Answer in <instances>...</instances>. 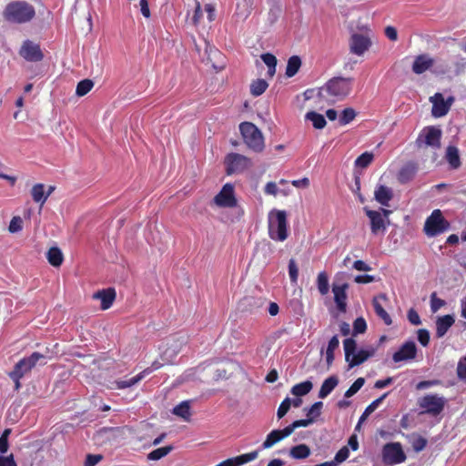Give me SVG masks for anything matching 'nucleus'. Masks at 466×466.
Masks as SVG:
<instances>
[{
    "instance_id": "nucleus-38",
    "label": "nucleus",
    "mask_w": 466,
    "mask_h": 466,
    "mask_svg": "<svg viewBox=\"0 0 466 466\" xmlns=\"http://www.w3.org/2000/svg\"><path fill=\"white\" fill-rule=\"evenodd\" d=\"M306 119L311 121L313 127L317 129H322L327 124L325 117L314 111L308 112L306 114Z\"/></svg>"
},
{
    "instance_id": "nucleus-17",
    "label": "nucleus",
    "mask_w": 466,
    "mask_h": 466,
    "mask_svg": "<svg viewBox=\"0 0 466 466\" xmlns=\"http://www.w3.org/2000/svg\"><path fill=\"white\" fill-rule=\"evenodd\" d=\"M364 211L370 218L371 233L373 235L383 233L386 230V224L381 212L369 209L367 207L364 208Z\"/></svg>"
},
{
    "instance_id": "nucleus-50",
    "label": "nucleus",
    "mask_w": 466,
    "mask_h": 466,
    "mask_svg": "<svg viewBox=\"0 0 466 466\" xmlns=\"http://www.w3.org/2000/svg\"><path fill=\"white\" fill-rule=\"evenodd\" d=\"M22 228H23V219L18 216L14 217L11 219L9 227H8L9 232L16 233V232L21 231Z\"/></svg>"
},
{
    "instance_id": "nucleus-8",
    "label": "nucleus",
    "mask_w": 466,
    "mask_h": 466,
    "mask_svg": "<svg viewBox=\"0 0 466 466\" xmlns=\"http://www.w3.org/2000/svg\"><path fill=\"white\" fill-rule=\"evenodd\" d=\"M450 228V223L443 218L440 209H435L426 219L424 224V232L428 237H435Z\"/></svg>"
},
{
    "instance_id": "nucleus-12",
    "label": "nucleus",
    "mask_w": 466,
    "mask_h": 466,
    "mask_svg": "<svg viewBox=\"0 0 466 466\" xmlns=\"http://www.w3.org/2000/svg\"><path fill=\"white\" fill-rule=\"evenodd\" d=\"M227 173L228 175L233 173H240L247 169L250 165V160L240 154L230 153L226 157Z\"/></svg>"
},
{
    "instance_id": "nucleus-26",
    "label": "nucleus",
    "mask_w": 466,
    "mask_h": 466,
    "mask_svg": "<svg viewBox=\"0 0 466 466\" xmlns=\"http://www.w3.org/2000/svg\"><path fill=\"white\" fill-rule=\"evenodd\" d=\"M374 198L380 205L388 207L393 198L392 189L386 186L380 185L375 189Z\"/></svg>"
},
{
    "instance_id": "nucleus-32",
    "label": "nucleus",
    "mask_w": 466,
    "mask_h": 466,
    "mask_svg": "<svg viewBox=\"0 0 466 466\" xmlns=\"http://www.w3.org/2000/svg\"><path fill=\"white\" fill-rule=\"evenodd\" d=\"M46 258L53 267H59L63 262L64 257L60 248L53 247L48 249Z\"/></svg>"
},
{
    "instance_id": "nucleus-46",
    "label": "nucleus",
    "mask_w": 466,
    "mask_h": 466,
    "mask_svg": "<svg viewBox=\"0 0 466 466\" xmlns=\"http://www.w3.org/2000/svg\"><path fill=\"white\" fill-rule=\"evenodd\" d=\"M202 46L204 47L205 55L207 56V60L208 62H212L213 58L217 56H219L218 51L212 46L206 39L202 40Z\"/></svg>"
},
{
    "instance_id": "nucleus-64",
    "label": "nucleus",
    "mask_w": 466,
    "mask_h": 466,
    "mask_svg": "<svg viewBox=\"0 0 466 466\" xmlns=\"http://www.w3.org/2000/svg\"><path fill=\"white\" fill-rule=\"evenodd\" d=\"M265 193L268 195L276 196L278 193V187L275 182H268L265 187Z\"/></svg>"
},
{
    "instance_id": "nucleus-27",
    "label": "nucleus",
    "mask_w": 466,
    "mask_h": 466,
    "mask_svg": "<svg viewBox=\"0 0 466 466\" xmlns=\"http://www.w3.org/2000/svg\"><path fill=\"white\" fill-rule=\"evenodd\" d=\"M380 299L386 300L387 297L385 294H380L378 297L373 299L372 304L376 314L384 321L386 325H391L392 319L388 312L383 309L380 303Z\"/></svg>"
},
{
    "instance_id": "nucleus-10",
    "label": "nucleus",
    "mask_w": 466,
    "mask_h": 466,
    "mask_svg": "<svg viewBox=\"0 0 466 466\" xmlns=\"http://www.w3.org/2000/svg\"><path fill=\"white\" fill-rule=\"evenodd\" d=\"M383 462L387 465H397L405 461L406 455L402 446L399 442H390L383 446L381 450Z\"/></svg>"
},
{
    "instance_id": "nucleus-37",
    "label": "nucleus",
    "mask_w": 466,
    "mask_h": 466,
    "mask_svg": "<svg viewBox=\"0 0 466 466\" xmlns=\"http://www.w3.org/2000/svg\"><path fill=\"white\" fill-rule=\"evenodd\" d=\"M339 341L337 335L333 336L329 341V345L326 350V361L328 367H329L334 360V350L339 347Z\"/></svg>"
},
{
    "instance_id": "nucleus-1",
    "label": "nucleus",
    "mask_w": 466,
    "mask_h": 466,
    "mask_svg": "<svg viewBox=\"0 0 466 466\" xmlns=\"http://www.w3.org/2000/svg\"><path fill=\"white\" fill-rule=\"evenodd\" d=\"M353 78L336 76L319 89V96L329 104L341 101L351 92Z\"/></svg>"
},
{
    "instance_id": "nucleus-62",
    "label": "nucleus",
    "mask_w": 466,
    "mask_h": 466,
    "mask_svg": "<svg viewBox=\"0 0 466 466\" xmlns=\"http://www.w3.org/2000/svg\"><path fill=\"white\" fill-rule=\"evenodd\" d=\"M385 35L391 41L398 39V32L394 26L389 25L385 28Z\"/></svg>"
},
{
    "instance_id": "nucleus-35",
    "label": "nucleus",
    "mask_w": 466,
    "mask_h": 466,
    "mask_svg": "<svg viewBox=\"0 0 466 466\" xmlns=\"http://www.w3.org/2000/svg\"><path fill=\"white\" fill-rule=\"evenodd\" d=\"M446 159L452 168H458L461 166L459 150L454 146H449L446 150Z\"/></svg>"
},
{
    "instance_id": "nucleus-3",
    "label": "nucleus",
    "mask_w": 466,
    "mask_h": 466,
    "mask_svg": "<svg viewBox=\"0 0 466 466\" xmlns=\"http://www.w3.org/2000/svg\"><path fill=\"white\" fill-rule=\"evenodd\" d=\"M268 236L275 241H284L288 238L287 213L284 210L273 209L268 218Z\"/></svg>"
},
{
    "instance_id": "nucleus-11",
    "label": "nucleus",
    "mask_w": 466,
    "mask_h": 466,
    "mask_svg": "<svg viewBox=\"0 0 466 466\" xmlns=\"http://www.w3.org/2000/svg\"><path fill=\"white\" fill-rule=\"evenodd\" d=\"M371 45L370 36L363 34L353 33L349 39L350 52L359 56H363Z\"/></svg>"
},
{
    "instance_id": "nucleus-36",
    "label": "nucleus",
    "mask_w": 466,
    "mask_h": 466,
    "mask_svg": "<svg viewBox=\"0 0 466 466\" xmlns=\"http://www.w3.org/2000/svg\"><path fill=\"white\" fill-rule=\"evenodd\" d=\"M310 450L309 445L302 443L290 449V457L297 460L307 459L309 457Z\"/></svg>"
},
{
    "instance_id": "nucleus-31",
    "label": "nucleus",
    "mask_w": 466,
    "mask_h": 466,
    "mask_svg": "<svg viewBox=\"0 0 466 466\" xmlns=\"http://www.w3.org/2000/svg\"><path fill=\"white\" fill-rule=\"evenodd\" d=\"M339 379L337 376H330L327 378L320 387L319 397L320 399L326 398L337 387Z\"/></svg>"
},
{
    "instance_id": "nucleus-45",
    "label": "nucleus",
    "mask_w": 466,
    "mask_h": 466,
    "mask_svg": "<svg viewBox=\"0 0 466 466\" xmlns=\"http://www.w3.org/2000/svg\"><path fill=\"white\" fill-rule=\"evenodd\" d=\"M356 116V112L353 108L351 107H348V108H345L342 112H341V115L339 116V124L342 125V126H345L347 124H349L350 122H351Z\"/></svg>"
},
{
    "instance_id": "nucleus-52",
    "label": "nucleus",
    "mask_w": 466,
    "mask_h": 466,
    "mask_svg": "<svg viewBox=\"0 0 466 466\" xmlns=\"http://www.w3.org/2000/svg\"><path fill=\"white\" fill-rule=\"evenodd\" d=\"M367 329L366 321L363 318H357L353 323V334L364 333Z\"/></svg>"
},
{
    "instance_id": "nucleus-24",
    "label": "nucleus",
    "mask_w": 466,
    "mask_h": 466,
    "mask_svg": "<svg viewBox=\"0 0 466 466\" xmlns=\"http://www.w3.org/2000/svg\"><path fill=\"white\" fill-rule=\"evenodd\" d=\"M319 417V410H309L308 418L303 420H294L293 423L285 427L284 430H289L291 432L294 431L295 429L299 427H307L313 423Z\"/></svg>"
},
{
    "instance_id": "nucleus-20",
    "label": "nucleus",
    "mask_w": 466,
    "mask_h": 466,
    "mask_svg": "<svg viewBox=\"0 0 466 466\" xmlns=\"http://www.w3.org/2000/svg\"><path fill=\"white\" fill-rule=\"evenodd\" d=\"M258 451H251L248 453H243L234 458H228L216 466H242L248 462H251L258 459Z\"/></svg>"
},
{
    "instance_id": "nucleus-13",
    "label": "nucleus",
    "mask_w": 466,
    "mask_h": 466,
    "mask_svg": "<svg viewBox=\"0 0 466 466\" xmlns=\"http://www.w3.org/2000/svg\"><path fill=\"white\" fill-rule=\"evenodd\" d=\"M161 366H162V364H160L159 361L156 360L152 363L150 368L145 369L143 371H141L137 375L132 376V377H124L122 379L116 380L115 381L116 388L118 390L130 388V387L137 384L139 381H141L145 378L146 375H148L153 370L159 369Z\"/></svg>"
},
{
    "instance_id": "nucleus-29",
    "label": "nucleus",
    "mask_w": 466,
    "mask_h": 466,
    "mask_svg": "<svg viewBox=\"0 0 466 466\" xmlns=\"http://www.w3.org/2000/svg\"><path fill=\"white\" fill-rule=\"evenodd\" d=\"M446 400L443 397L438 395H427L421 402L420 408H444Z\"/></svg>"
},
{
    "instance_id": "nucleus-60",
    "label": "nucleus",
    "mask_w": 466,
    "mask_h": 466,
    "mask_svg": "<svg viewBox=\"0 0 466 466\" xmlns=\"http://www.w3.org/2000/svg\"><path fill=\"white\" fill-rule=\"evenodd\" d=\"M173 414L180 417L185 421H190L192 417V410H173Z\"/></svg>"
},
{
    "instance_id": "nucleus-43",
    "label": "nucleus",
    "mask_w": 466,
    "mask_h": 466,
    "mask_svg": "<svg viewBox=\"0 0 466 466\" xmlns=\"http://www.w3.org/2000/svg\"><path fill=\"white\" fill-rule=\"evenodd\" d=\"M411 449L416 452H420L427 446V440L421 435H413L410 439Z\"/></svg>"
},
{
    "instance_id": "nucleus-30",
    "label": "nucleus",
    "mask_w": 466,
    "mask_h": 466,
    "mask_svg": "<svg viewBox=\"0 0 466 466\" xmlns=\"http://www.w3.org/2000/svg\"><path fill=\"white\" fill-rule=\"evenodd\" d=\"M417 166L413 163H408L400 171L398 179L401 184L410 181L417 173Z\"/></svg>"
},
{
    "instance_id": "nucleus-25",
    "label": "nucleus",
    "mask_w": 466,
    "mask_h": 466,
    "mask_svg": "<svg viewBox=\"0 0 466 466\" xmlns=\"http://www.w3.org/2000/svg\"><path fill=\"white\" fill-rule=\"evenodd\" d=\"M454 322L455 319L452 315L439 317L436 320V337L442 338Z\"/></svg>"
},
{
    "instance_id": "nucleus-54",
    "label": "nucleus",
    "mask_w": 466,
    "mask_h": 466,
    "mask_svg": "<svg viewBox=\"0 0 466 466\" xmlns=\"http://www.w3.org/2000/svg\"><path fill=\"white\" fill-rule=\"evenodd\" d=\"M289 274L292 283H296L299 277V268L293 258L289 262Z\"/></svg>"
},
{
    "instance_id": "nucleus-34",
    "label": "nucleus",
    "mask_w": 466,
    "mask_h": 466,
    "mask_svg": "<svg viewBox=\"0 0 466 466\" xmlns=\"http://www.w3.org/2000/svg\"><path fill=\"white\" fill-rule=\"evenodd\" d=\"M32 198L35 202L40 203L41 207L45 204L47 198L46 195L45 185L38 183L35 184L31 189Z\"/></svg>"
},
{
    "instance_id": "nucleus-18",
    "label": "nucleus",
    "mask_w": 466,
    "mask_h": 466,
    "mask_svg": "<svg viewBox=\"0 0 466 466\" xmlns=\"http://www.w3.org/2000/svg\"><path fill=\"white\" fill-rule=\"evenodd\" d=\"M417 347L414 341H407L396 351L392 360L394 362L407 361L415 359Z\"/></svg>"
},
{
    "instance_id": "nucleus-22",
    "label": "nucleus",
    "mask_w": 466,
    "mask_h": 466,
    "mask_svg": "<svg viewBox=\"0 0 466 466\" xmlns=\"http://www.w3.org/2000/svg\"><path fill=\"white\" fill-rule=\"evenodd\" d=\"M93 298L101 300V309L103 310H106L112 306L116 299V291L114 289L109 288L96 292L93 295Z\"/></svg>"
},
{
    "instance_id": "nucleus-41",
    "label": "nucleus",
    "mask_w": 466,
    "mask_h": 466,
    "mask_svg": "<svg viewBox=\"0 0 466 466\" xmlns=\"http://www.w3.org/2000/svg\"><path fill=\"white\" fill-rule=\"evenodd\" d=\"M262 61L268 67V75L272 77L276 73L277 58L272 54L267 53L261 56Z\"/></svg>"
},
{
    "instance_id": "nucleus-23",
    "label": "nucleus",
    "mask_w": 466,
    "mask_h": 466,
    "mask_svg": "<svg viewBox=\"0 0 466 466\" xmlns=\"http://www.w3.org/2000/svg\"><path fill=\"white\" fill-rule=\"evenodd\" d=\"M433 63L434 60L428 55H420L416 56L413 62L412 71L417 75H420L431 68Z\"/></svg>"
},
{
    "instance_id": "nucleus-14",
    "label": "nucleus",
    "mask_w": 466,
    "mask_h": 466,
    "mask_svg": "<svg viewBox=\"0 0 466 466\" xmlns=\"http://www.w3.org/2000/svg\"><path fill=\"white\" fill-rule=\"evenodd\" d=\"M430 101L432 103V116L435 117H441L449 112L453 102V97L450 96L445 101L441 93H436L433 96L430 97Z\"/></svg>"
},
{
    "instance_id": "nucleus-53",
    "label": "nucleus",
    "mask_w": 466,
    "mask_h": 466,
    "mask_svg": "<svg viewBox=\"0 0 466 466\" xmlns=\"http://www.w3.org/2000/svg\"><path fill=\"white\" fill-rule=\"evenodd\" d=\"M12 431L10 429L4 430L2 435H0V453L4 454L6 452L9 448V444L7 443V438Z\"/></svg>"
},
{
    "instance_id": "nucleus-9",
    "label": "nucleus",
    "mask_w": 466,
    "mask_h": 466,
    "mask_svg": "<svg viewBox=\"0 0 466 466\" xmlns=\"http://www.w3.org/2000/svg\"><path fill=\"white\" fill-rule=\"evenodd\" d=\"M313 388L310 380H305L296 384L291 389L293 398L287 397L279 405V408H290L291 406L298 408L302 404L301 397L308 394Z\"/></svg>"
},
{
    "instance_id": "nucleus-48",
    "label": "nucleus",
    "mask_w": 466,
    "mask_h": 466,
    "mask_svg": "<svg viewBox=\"0 0 466 466\" xmlns=\"http://www.w3.org/2000/svg\"><path fill=\"white\" fill-rule=\"evenodd\" d=\"M365 380L364 378H358L353 384L350 387V389L345 392V397L350 398L357 393L360 388L364 385Z\"/></svg>"
},
{
    "instance_id": "nucleus-39",
    "label": "nucleus",
    "mask_w": 466,
    "mask_h": 466,
    "mask_svg": "<svg viewBox=\"0 0 466 466\" xmlns=\"http://www.w3.org/2000/svg\"><path fill=\"white\" fill-rule=\"evenodd\" d=\"M317 287L321 295H327L329 290V277L325 271H321L317 277Z\"/></svg>"
},
{
    "instance_id": "nucleus-33",
    "label": "nucleus",
    "mask_w": 466,
    "mask_h": 466,
    "mask_svg": "<svg viewBox=\"0 0 466 466\" xmlns=\"http://www.w3.org/2000/svg\"><path fill=\"white\" fill-rule=\"evenodd\" d=\"M301 66V59L299 56H292L289 58L286 67V76L288 77L294 76Z\"/></svg>"
},
{
    "instance_id": "nucleus-40",
    "label": "nucleus",
    "mask_w": 466,
    "mask_h": 466,
    "mask_svg": "<svg viewBox=\"0 0 466 466\" xmlns=\"http://www.w3.org/2000/svg\"><path fill=\"white\" fill-rule=\"evenodd\" d=\"M172 451V446L167 445L162 448L156 449L147 453V461H159L161 458L166 457Z\"/></svg>"
},
{
    "instance_id": "nucleus-47",
    "label": "nucleus",
    "mask_w": 466,
    "mask_h": 466,
    "mask_svg": "<svg viewBox=\"0 0 466 466\" xmlns=\"http://www.w3.org/2000/svg\"><path fill=\"white\" fill-rule=\"evenodd\" d=\"M373 160V154L370 152H364L355 160V165L357 167L365 168L367 167L371 161Z\"/></svg>"
},
{
    "instance_id": "nucleus-63",
    "label": "nucleus",
    "mask_w": 466,
    "mask_h": 466,
    "mask_svg": "<svg viewBox=\"0 0 466 466\" xmlns=\"http://www.w3.org/2000/svg\"><path fill=\"white\" fill-rule=\"evenodd\" d=\"M353 268L359 271H370L371 268L363 260H356L353 263Z\"/></svg>"
},
{
    "instance_id": "nucleus-7",
    "label": "nucleus",
    "mask_w": 466,
    "mask_h": 466,
    "mask_svg": "<svg viewBox=\"0 0 466 466\" xmlns=\"http://www.w3.org/2000/svg\"><path fill=\"white\" fill-rule=\"evenodd\" d=\"M441 136L442 131L441 128L434 126H429L420 131L415 143L418 148L430 147L433 149H439L441 146Z\"/></svg>"
},
{
    "instance_id": "nucleus-6",
    "label": "nucleus",
    "mask_w": 466,
    "mask_h": 466,
    "mask_svg": "<svg viewBox=\"0 0 466 466\" xmlns=\"http://www.w3.org/2000/svg\"><path fill=\"white\" fill-rule=\"evenodd\" d=\"M186 343L187 338L183 335L168 338L166 343L160 347V359L163 362L159 363L162 364V366L171 363Z\"/></svg>"
},
{
    "instance_id": "nucleus-55",
    "label": "nucleus",
    "mask_w": 466,
    "mask_h": 466,
    "mask_svg": "<svg viewBox=\"0 0 466 466\" xmlns=\"http://www.w3.org/2000/svg\"><path fill=\"white\" fill-rule=\"evenodd\" d=\"M102 460H103L102 455L89 453L86 455V462H84V466H96Z\"/></svg>"
},
{
    "instance_id": "nucleus-4",
    "label": "nucleus",
    "mask_w": 466,
    "mask_h": 466,
    "mask_svg": "<svg viewBox=\"0 0 466 466\" xmlns=\"http://www.w3.org/2000/svg\"><path fill=\"white\" fill-rule=\"evenodd\" d=\"M344 352H345V360L349 364V369H352L355 366H359L365 362L370 357H373L376 353L377 349L374 347H370L368 349H361L357 353V343L356 340L349 338L344 339L343 341Z\"/></svg>"
},
{
    "instance_id": "nucleus-49",
    "label": "nucleus",
    "mask_w": 466,
    "mask_h": 466,
    "mask_svg": "<svg viewBox=\"0 0 466 466\" xmlns=\"http://www.w3.org/2000/svg\"><path fill=\"white\" fill-rule=\"evenodd\" d=\"M46 360L45 355L40 354L38 352H34L31 354L28 358L24 359V360L26 362L27 369H32L35 367L40 360Z\"/></svg>"
},
{
    "instance_id": "nucleus-61",
    "label": "nucleus",
    "mask_w": 466,
    "mask_h": 466,
    "mask_svg": "<svg viewBox=\"0 0 466 466\" xmlns=\"http://www.w3.org/2000/svg\"><path fill=\"white\" fill-rule=\"evenodd\" d=\"M407 317H408L409 321L412 325L418 326V325H420L421 323L420 318L419 314L417 313V311L414 309H410L408 311Z\"/></svg>"
},
{
    "instance_id": "nucleus-57",
    "label": "nucleus",
    "mask_w": 466,
    "mask_h": 466,
    "mask_svg": "<svg viewBox=\"0 0 466 466\" xmlns=\"http://www.w3.org/2000/svg\"><path fill=\"white\" fill-rule=\"evenodd\" d=\"M349 458V448L347 446L342 447L337 451L335 455V461L333 462L341 463Z\"/></svg>"
},
{
    "instance_id": "nucleus-59",
    "label": "nucleus",
    "mask_w": 466,
    "mask_h": 466,
    "mask_svg": "<svg viewBox=\"0 0 466 466\" xmlns=\"http://www.w3.org/2000/svg\"><path fill=\"white\" fill-rule=\"evenodd\" d=\"M418 340L419 342L426 347L429 344L430 341V333L427 329H421L418 330Z\"/></svg>"
},
{
    "instance_id": "nucleus-5",
    "label": "nucleus",
    "mask_w": 466,
    "mask_h": 466,
    "mask_svg": "<svg viewBox=\"0 0 466 466\" xmlns=\"http://www.w3.org/2000/svg\"><path fill=\"white\" fill-rule=\"evenodd\" d=\"M239 130L246 145L255 152H261L264 147V137L261 131L250 122L239 125Z\"/></svg>"
},
{
    "instance_id": "nucleus-44",
    "label": "nucleus",
    "mask_w": 466,
    "mask_h": 466,
    "mask_svg": "<svg viewBox=\"0 0 466 466\" xmlns=\"http://www.w3.org/2000/svg\"><path fill=\"white\" fill-rule=\"evenodd\" d=\"M94 86V83L90 79H84L80 81L76 86V93L78 96L86 95Z\"/></svg>"
},
{
    "instance_id": "nucleus-51",
    "label": "nucleus",
    "mask_w": 466,
    "mask_h": 466,
    "mask_svg": "<svg viewBox=\"0 0 466 466\" xmlns=\"http://www.w3.org/2000/svg\"><path fill=\"white\" fill-rule=\"evenodd\" d=\"M444 305H445V301L443 299L438 298L435 292H433L431 295V309L433 313L437 312Z\"/></svg>"
},
{
    "instance_id": "nucleus-16",
    "label": "nucleus",
    "mask_w": 466,
    "mask_h": 466,
    "mask_svg": "<svg viewBox=\"0 0 466 466\" xmlns=\"http://www.w3.org/2000/svg\"><path fill=\"white\" fill-rule=\"evenodd\" d=\"M20 56L30 62H38L44 57L40 46L29 40L23 44L20 49Z\"/></svg>"
},
{
    "instance_id": "nucleus-21",
    "label": "nucleus",
    "mask_w": 466,
    "mask_h": 466,
    "mask_svg": "<svg viewBox=\"0 0 466 466\" xmlns=\"http://www.w3.org/2000/svg\"><path fill=\"white\" fill-rule=\"evenodd\" d=\"M292 432L289 430H274L270 431L269 434L267 435L266 441H264L263 447L264 450L269 449L272 446L276 445L278 442H279L281 440L285 439L286 437H289Z\"/></svg>"
},
{
    "instance_id": "nucleus-2",
    "label": "nucleus",
    "mask_w": 466,
    "mask_h": 466,
    "mask_svg": "<svg viewBox=\"0 0 466 466\" xmlns=\"http://www.w3.org/2000/svg\"><path fill=\"white\" fill-rule=\"evenodd\" d=\"M35 15V10L32 5L25 1H14L9 3L4 12V18L10 23L25 24L30 22Z\"/></svg>"
},
{
    "instance_id": "nucleus-19",
    "label": "nucleus",
    "mask_w": 466,
    "mask_h": 466,
    "mask_svg": "<svg viewBox=\"0 0 466 466\" xmlns=\"http://www.w3.org/2000/svg\"><path fill=\"white\" fill-rule=\"evenodd\" d=\"M349 289L348 283L337 284L334 282L332 284V292L334 294V301L336 303L337 309L340 312H345L347 309V289Z\"/></svg>"
},
{
    "instance_id": "nucleus-58",
    "label": "nucleus",
    "mask_w": 466,
    "mask_h": 466,
    "mask_svg": "<svg viewBox=\"0 0 466 466\" xmlns=\"http://www.w3.org/2000/svg\"><path fill=\"white\" fill-rule=\"evenodd\" d=\"M457 375L461 380H466V356L460 360L457 366Z\"/></svg>"
},
{
    "instance_id": "nucleus-42",
    "label": "nucleus",
    "mask_w": 466,
    "mask_h": 466,
    "mask_svg": "<svg viewBox=\"0 0 466 466\" xmlns=\"http://www.w3.org/2000/svg\"><path fill=\"white\" fill-rule=\"evenodd\" d=\"M268 86V85L266 80L257 79L256 81H253L252 84L250 85V93L254 96H258L266 91Z\"/></svg>"
},
{
    "instance_id": "nucleus-56",
    "label": "nucleus",
    "mask_w": 466,
    "mask_h": 466,
    "mask_svg": "<svg viewBox=\"0 0 466 466\" xmlns=\"http://www.w3.org/2000/svg\"><path fill=\"white\" fill-rule=\"evenodd\" d=\"M202 16H203V11L201 9V5H200L199 2H196V7H195L193 16L191 18V23L194 25H198L200 23Z\"/></svg>"
},
{
    "instance_id": "nucleus-15",
    "label": "nucleus",
    "mask_w": 466,
    "mask_h": 466,
    "mask_svg": "<svg viewBox=\"0 0 466 466\" xmlns=\"http://www.w3.org/2000/svg\"><path fill=\"white\" fill-rule=\"evenodd\" d=\"M214 202L218 207H235L237 205V200L234 196V187L228 183L224 185L220 192L214 198Z\"/></svg>"
},
{
    "instance_id": "nucleus-28",
    "label": "nucleus",
    "mask_w": 466,
    "mask_h": 466,
    "mask_svg": "<svg viewBox=\"0 0 466 466\" xmlns=\"http://www.w3.org/2000/svg\"><path fill=\"white\" fill-rule=\"evenodd\" d=\"M29 370L30 369H27L26 362L24 360V359L15 365V368L9 373V376L15 381L16 390L20 388L19 380L24 376L25 373Z\"/></svg>"
}]
</instances>
